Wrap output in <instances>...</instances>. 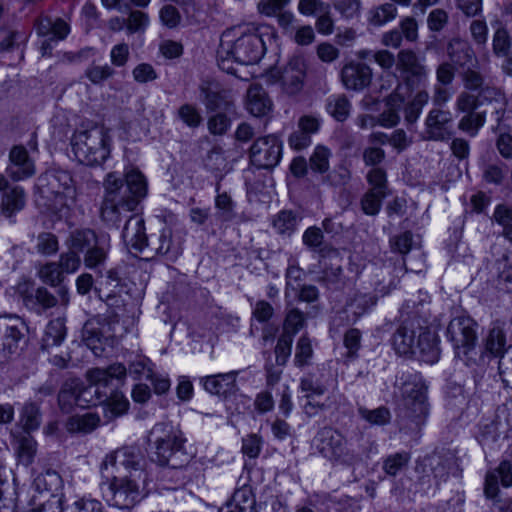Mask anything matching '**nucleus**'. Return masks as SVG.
<instances>
[{
  "instance_id": "nucleus-1",
  "label": "nucleus",
  "mask_w": 512,
  "mask_h": 512,
  "mask_svg": "<svg viewBox=\"0 0 512 512\" xmlns=\"http://www.w3.org/2000/svg\"><path fill=\"white\" fill-rule=\"evenodd\" d=\"M104 197L101 204V217L111 225H118L128 217L122 231V238L127 246L144 252L147 244L144 219L139 214H132L140 201L146 196L147 184L143 174L138 170L125 173L124 179L117 173L110 172L104 179Z\"/></svg>"
},
{
  "instance_id": "nucleus-2",
  "label": "nucleus",
  "mask_w": 512,
  "mask_h": 512,
  "mask_svg": "<svg viewBox=\"0 0 512 512\" xmlns=\"http://www.w3.org/2000/svg\"><path fill=\"white\" fill-rule=\"evenodd\" d=\"M240 29L227 30L221 37L218 50V65L227 73H234V68L229 65L235 61L243 65L257 63L264 55V42L255 31L240 32Z\"/></svg>"
},
{
  "instance_id": "nucleus-3",
  "label": "nucleus",
  "mask_w": 512,
  "mask_h": 512,
  "mask_svg": "<svg viewBox=\"0 0 512 512\" xmlns=\"http://www.w3.org/2000/svg\"><path fill=\"white\" fill-rule=\"evenodd\" d=\"M363 435H360L357 442L348 441L338 430L324 427L320 429L314 438L317 451L333 464L353 466L368 456V449L362 443Z\"/></svg>"
},
{
  "instance_id": "nucleus-4",
  "label": "nucleus",
  "mask_w": 512,
  "mask_h": 512,
  "mask_svg": "<svg viewBox=\"0 0 512 512\" xmlns=\"http://www.w3.org/2000/svg\"><path fill=\"white\" fill-rule=\"evenodd\" d=\"M110 142L109 132L103 126L93 125L74 132L71 139L72 152L80 163L98 166L110 156Z\"/></svg>"
},
{
  "instance_id": "nucleus-5",
  "label": "nucleus",
  "mask_w": 512,
  "mask_h": 512,
  "mask_svg": "<svg viewBox=\"0 0 512 512\" xmlns=\"http://www.w3.org/2000/svg\"><path fill=\"white\" fill-rule=\"evenodd\" d=\"M154 460L161 466L182 467L188 461L185 439L180 430L167 424H157L151 431Z\"/></svg>"
},
{
  "instance_id": "nucleus-6",
  "label": "nucleus",
  "mask_w": 512,
  "mask_h": 512,
  "mask_svg": "<svg viewBox=\"0 0 512 512\" xmlns=\"http://www.w3.org/2000/svg\"><path fill=\"white\" fill-rule=\"evenodd\" d=\"M126 377V367L122 363H113L106 368H92L86 372L89 385L84 386L78 380L77 397L79 407H89L101 404L105 392L101 388L110 385L113 379L123 380Z\"/></svg>"
},
{
  "instance_id": "nucleus-7",
  "label": "nucleus",
  "mask_w": 512,
  "mask_h": 512,
  "mask_svg": "<svg viewBox=\"0 0 512 512\" xmlns=\"http://www.w3.org/2000/svg\"><path fill=\"white\" fill-rule=\"evenodd\" d=\"M137 473L131 475H114L108 485L107 499L120 509L133 507L139 500Z\"/></svg>"
},
{
  "instance_id": "nucleus-8",
  "label": "nucleus",
  "mask_w": 512,
  "mask_h": 512,
  "mask_svg": "<svg viewBox=\"0 0 512 512\" xmlns=\"http://www.w3.org/2000/svg\"><path fill=\"white\" fill-rule=\"evenodd\" d=\"M476 323L467 316L453 318L447 327V336L453 344L455 354L462 358L469 354L477 341Z\"/></svg>"
},
{
  "instance_id": "nucleus-9",
  "label": "nucleus",
  "mask_w": 512,
  "mask_h": 512,
  "mask_svg": "<svg viewBox=\"0 0 512 512\" xmlns=\"http://www.w3.org/2000/svg\"><path fill=\"white\" fill-rule=\"evenodd\" d=\"M402 416L411 419L416 426L423 423L428 413L426 387L420 382H407L403 385Z\"/></svg>"
},
{
  "instance_id": "nucleus-10",
  "label": "nucleus",
  "mask_w": 512,
  "mask_h": 512,
  "mask_svg": "<svg viewBox=\"0 0 512 512\" xmlns=\"http://www.w3.org/2000/svg\"><path fill=\"white\" fill-rule=\"evenodd\" d=\"M282 143L275 135L257 138L249 150L251 163L259 169H272L280 161Z\"/></svg>"
},
{
  "instance_id": "nucleus-11",
  "label": "nucleus",
  "mask_w": 512,
  "mask_h": 512,
  "mask_svg": "<svg viewBox=\"0 0 512 512\" xmlns=\"http://www.w3.org/2000/svg\"><path fill=\"white\" fill-rule=\"evenodd\" d=\"M415 308L416 303L413 300H407L402 306V313L406 314L408 318L403 320L402 325L393 336V346L399 354L414 353L416 350L418 323L420 322L410 317V315L414 313ZM415 313H418V310H416Z\"/></svg>"
},
{
  "instance_id": "nucleus-12",
  "label": "nucleus",
  "mask_w": 512,
  "mask_h": 512,
  "mask_svg": "<svg viewBox=\"0 0 512 512\" xmlns=\"http://www.w3.org/2000/svg\"><path fill=\"white\" fill-rule=\"evenodd\" d=\"M140 459V452L137 448L125 446L106 455L101 467L108 470L111 466L115 468L117 475L137 473V478H141L143 473L140 469Z\"/></svg>"
},
{
  "instance_id": "nucleus-13",
  "label": "nucleus",
  "mask_w": 512,
  "mask_h": 512,
  "mask_svg": "<svg viewBox=\"0 0 512 512\" xmlns=\"http://www.w3.org/2000/svg\"><path fill=\"white\" fill-rule=\"evenodd\" d=\"M397 69L404 75L408 84L424 83L429 75V70L413 50L403 49L397 54Z\"/></svg>"
},
{
  "instance_id": "nucleus-14",
  "label": "nucleus",
  "mask_w": 512,
  "mask_h": 512,
  "mask_svg": "<svg viewBox=\"0 0 512 512\" xmlns=\"http://www.w3.org/2000/svg\"><path fill=\"white\" fill-rule=\"evenodd\" d=\"M452 114L442 108L431 109L424 123L422 138L428 141H446L451 137Z\"/></svg>"
},
{
  "instance_id": "nucleus-15",
  "label": "nucleus",
  "mask_w": 512,
  "mask_h": 512,
  "mask_svg": "<svg viewBox=\"0 0 512 512\" xmlns=\"http://www.w3.org/2000/svg\"><path fill=\"white\" fill-rule=\"evenodd\" d=\"M307 64L302 56H293L289 59L280 74V82L284 92L288 95L298 94L304 87Z\"/></svg>"
},
{
  "instance_id": "nucleus-16",
  "label": "nucleus",
  "mask_w": 512,
  "mask_h": 512,
  "mask_svg": "<svg viewBox=\"0 0 512 512\" xmlns=\"http://www.w3.org/2000/svg\"><path fill=\"white\" fill-rule=\"evenodd\" d=\"M6 173L15 182L25 180L36 174L35 162L24 146L15 145L11 148Z\"/></svg>"
},
{
  "instance_id": "nucleus-17",
  "label": "nucleus",
  "mask_w": 512,
  "mask_h": 512,
  "mask_svg": "<svg viewBox=\"0 0 512 512\" xmlns=\"http://www.w3.org/2000/svg\"><path fill=\"white\" fill-rule=\"evenodd\" d=\"M23 322L17 317H0V350L4 356L15 354L19 342L24 338Z\"/></svg>"
},
{
  "instance_id": "nucleus-18",
  "label": "nucleus",
  "mask_w": 512,
  "mask_h": 512,
  "mask_svg": "<svg viewBox=\"0 0 512 512\" xmlns=\"http://www.w3.org/2000/svg\"><path fill=\"white\" fill-rule=\"evenodd\" d=\"M341 81L346 89L361 91L370 85L372 70L364 63H347L341 70Z\"/></svg>"
},
{
  "instance_id": "nucleus-19",
  "label": "nucleus",
  "mask_w": 512,
  "mask_h": 512,
  "mask_svg": "<svg viewBox=\"0 0 512 512\" xmlns=\"http://www.w3.org/2000/svg\"><path fill=\"white\" fill-rule=\"evenodd\" d=\"M238 372L231 371L200 378V383L208 393L227 398L237 391Z\"/></svg>"
},
{
  "instance_id": "nucleus-20",
  "label": "nucleus",
  "mask_w": 512,
  "mask_h": 512,
  "mask_svg": "<svg viewBox=\"0 0 512 512\" xmlns=\"http://www.w3.org/2000/svg\"><path fill=\"white\" fill-rule=\"evenodd\" d=\"M26 205V193L21 186H11L1 195L0 214L14 222V216Z\"/></svg>"
},
{
  "instance_id": "nucleus-21",
  "label": "nucleus",
  "mask_w": 512,
  "mask_h": 512,
  "mask_svg": "<svg viewBox=\"0 0 512 512\" xmlns=\"http://www.w3.org/2000/svg\"><path fill=\"white\" fill-rule=\"evenodd\" d=\"M200 92L201 100L208 110L229 111L232 101L229 99L227 92L222 90L218 84L203 82L200 85Z\"/></svg>"
},
{
  "instance_id": "nucleus-22",
  "label": "nucleus",
  "mask_w": 512,
  "mask_h": 512,
  "mask_svg": "<svg viewBox=\"0 0 512 512\" xmlns=\"http://www.w3.org/2000/svg\"><path fill=\"white\" fill-rule=\"evenodd\" d=\"M416 349L419 350L420 358L425 363L434 364L439 360L440 350L437 345L436 334L420 323H418Z\"/></svg>"
},
{
  "instance_id": "nucleus-23",
  "label": "nucleus",
  "mask_w": 512,
  "mask_h": 512,
  "mask_svg": "<svg viewBox=\"0 0 512 512\" xmlns=\"http://www.w3.org/2000/svg\"><path fill=\"white\" fill-rule=\"evenodd\" d=\"M246 109L255 117L268 115L273 107V103L265 89L258 85H251L246 94Z\"/></svg>"
},
{
  "instance_id": "nucleus-24",
  "label": "nucleus",
  "mask_w": 512,
  "mask_h": 512,
  "mask_svg": "<svg viewBox=\"0 0 512 512\" xmlns=\"http://www.w3.org/2000/svg\"><path fill=\"white\" fill-rule=\"evenodd\" d=\"M40 280L49 286L58 287L57 294L63 305L69 302L68 289L62 285L64 281V273L57 262H49L42 265L37 273Z\"/></svg>"
},
{
  "instance_id": "nucleus-25",
  "label": "nucleus",
  "mask_w": 512,
  "mask_h": 512,
  "mask_svg": "<svg viewBox=\"0 0 512 512\" xmlns=\"http://www.w3.org/2000/svg\"><path fill=\"white\" fill-rule=\"evenodd\" d=\"M35 27L39 36L53 41L65 39L70 32L68 23L61 18L40 17Z\"/></svg>"
},
{
  "instance_id": "nucleus-26",
  "label": "nucleus",
  "mask_w": 512,
  "mask_h": 512,
  "mask_svg": "<svg viewBox=\"0 0 512 512\" xmlns=\"http://www.w3.org/2000/svg\"><path fill=\"white\" fill-rule=\"evenodd\" d=\"M256 504L252 488L248 485L235 490L230 501L219 512H252Z\"/></svg>"
},
{
  "instance_id": "nucleus-27",
  "label": "nucleus",
  "mask_w": 512,
  "mask_h": 512,
  "mask_svg": "<svg viewBox=\"0 0 512 512\" xmlns=\"http://www.w3.org/2000/svg\"><path fill=\"white\" fill-rule=\"evenodd\" d=\"M447 54L451 61L460 67H465L472 61L477 62L475 52L471 45L459 38L452 39L447 47Z\"/></svg>"
},
{
  "instance_id": "nucleus-28",
  "label": "nucleus",
  "mask_w": 512,
  "mask_h": 512,
  "mask_svg": "<svg viewBox=\"0 0 512 512\" xmlns=\"http://www.w3.org/2000/svg\"><path fill=\"white\" fill-rule=\"evenodd\" d=\"M101 404L108 420H113L127 413L130 405L129 400L120 391H113L109 396L105 393Z\"/></svg>"
},
{
  "instance_id": "nucleus-29",
  "label": "nucleus",
  "mask_w": 512,
  "mask_h": 512,
  "mask_svg": "<svg viewBox=\"0 0 512 512\" xmlns=\"http://www.w3.org/2000/svg\"><path fill=\"white\" fill-rule=\"evenodd\" d=\"M172 247V231L168 227H164L157 236H151L147 239L144 253L147 256L167 255Z\"/></svg>"
},
{
  "instance_id": "nucleus-30",
  "label": "nucleus",
  "mask_w": 512,
  "mask_h": 512,
  "mask_svg": "<svg viewBox=\"0 0 512 512\" xmlns=\"http://www.w3.org/2000/svg\"><path fill=\"white\" fill-rule=\"evenodd\" d=\"M51 195V209L57 213L60 218H67L76 203V188H68V190L63 191V193Z\"/></svg>"
},
{
  "instance_id": "nucleus-31",
  "label": "nucleus",
  "mask_w": 512,
  "mask_h": 512,
  "mask_svg": "<svg viewBox=\"0 0 512 512\" xmlns=\"http://www.w3.org/2000/svg\"><path fill=\"white\" fill-rule=\"evenodd\" d=\"M98 242L94 231L90 229L75 230L70 234L68 240L69 249L78 253L92 248Z\"/></svg>"
},
{
  "instance_id": "nucleus-32",
  "label": "nucleus",
  "mask_w": 512,
  "mask_h": 512,
  "mask_svg": "<svg viewBox=\"0 0 512 512\" xmlns=\"http://www.w3.org/2000/svg\"><path fill=\"white\" fill-rule=\"evenodd\" d=\"M326 109L337 121H345L351 110V103L344 94L331 95L327 98Z\"/></svg>"
},
{
  "instance_id": "nucleus-33",
  "label": "nucleus",
  "mask_w": 512,
  "mask_h": 512,
  "mask_svg": "<svg viewBox=\"0 0 512 512\" xmlns=\"http://www.w3.org/2000/svg\"><path fill=\"white\" fill-rule=\"evenodd\" d=\"M16 444L15 451L18 461L25 466L30 465L37 452V443L34 438L27 433L17 437Z\"/></svg>"
},
{
  "instance_id": "nucleus-34",
  "label": "nucleus",
  "mask_w": 512,
  "mask_h": 512,
  "mask_svg": "<svg viewBox=\"0 0 512 512\" xmlns=\"http://www.w3.org/2000/svg\"><path fill=\"white\" fill-rule=\"evenodd\" d=\"M77 386V379L68 380L63 384L58 394V404L62 412L70 413L74 406H78Z\"/></svg>"
},
{
  "instance_id": "nucleus-35",
  "label": "nucleus",
  "mask_w": 512,
  "mask_h": 512,
  "mask_svg": "<svg viewBox=\"0 0 512 512\" xmlns=\"http://www.w3.org/2000/svg\"><path fill=\"white\" fill-rule=\"evenodd\" d=\"M100 418L93 413L76 415L69 418L66 427L69 432L89 433L99 424Z\"/></svg>"
},
{
  "instance_id": "nucleus-36",
  "label": "nucleus",
  "mask_w": 512,
  "mask_h": 512,
  "mask_svg": "<svg viewBox=\"0 0 512 512\" xmlns=\"http://www.w3.org/2000/svg\"><path fill=\"white\" fill-rule=\"evenodd\" d=\"M429 98V93L426 90H420L414 95L413 99L404 109V118L408 124H414L418 120L422 109L428 103Z\"/></svg>"
},
{
  "instance_id": "nucleus-37",
  "label": "nucleus",
  "mask_w": 512,
  "mask_h": 512,
  "mask_svg": "<svg viewBox=\"0 0 512 512\" xmlns=\"http://www.w3.org/2000/svg\"><path fill=\"white\" fill-rule=\"evenodd\" d=\"M65 325L61 319L50 321L46 327L44 337L42 339V348L47 349L52 346H58L64 340Z\"/></svg>"
},
{
  "instance_id": "nucleus-38",
  "label": "nucleus",
  "mask_w": 512,
  "mask_h": 512,
  "mask_svg": "<svg viewBox=\"0 0 512 512\" xmlns=\"http://www.w3.org/2000/svg\"><path fill=\"white\" fill-rule=\"evenodd\" d=\"M33 484L39 492L54 493L61 488L62 478L55 470L47 469L34 479Z\"/></svg>"
},
{
  "instance_id": "nucleus-39",
  "label": "nucleus",
  "mask_w": 512,
  "mask_h": 512,
  "mask_svg": "<svg viewBox=\"0 0 512 512\" xmlns=\"http://www.w3.org/2000/svg\"><path fill=\"white\" fill-rule=\"evenodd\" d=\"M485 121V112L470 111L459 120L458 129L474 137L478 134L480 128L484 126Z\"/></svg>"
},
{
  "instance_id": "nucleus-40",
  "label": "nucleus",
  "mask_w": 512,
  "mask_h": 512,
  "mask_svg": "<svg viewBox=\"0 0 512 512\" xmlns=\"http://www.w3.org/2000/svg\"><path fill=\"white\" fill-rule=\"evenodd\" d=\"M324 374L317 376L315 373H309L300 380V389L305 396H321L327 391V385L324 381Z\"/></svg>"
},
{
  "instance_id": "nucleus-41",
  "label": "nucleus",
  "mask_w": 512,
  "mask_h": 512,
  "mask_svg": "<svg viewBox=\"0 0 512 512\" xmlns=\"http://www.w3.org/2000/svg\"><path fill=\"white\" fill-rule=\"evenodd\" d=\"M506 346V336L504 330L499 325L493 326L486 339V349L493 355L504 359Z\"/></svg>"
},
{
  "instance_id": "nucleus-42",
  "label": "nucleus",
  "mask_w": 512,
  "mask_h": 512,
  "mask_svg": "<svg viewBox=\"0 0 512 512\" xmlns=\"http://www.w3.org/2000/svg\"><path fill=\"white\" fill-rule=\"evenodd\" d=\"M410 459L411 455L406 451L388 455L383 461L382 469L388 476L395 477L401 470L407 467Z\"/></svg>"
},
{
  "instance_id": "nucleus-43",
  "label": "nucleus",
  "mask_w": 512,
  "mask_h": 512,
  "mask_svg": "<svg viewBox=\"0 0 512 512\" xmlns=\"http://www.w3.org/2000/svg\"><path fill=\"white\" fill-rule=\"evenodd\" d=\"M359 416L370 425L383 426L390 422L391 413L388 408L381 406L375 409L358 408Z\"/></svg>"
},
{
  "instance_id": "nucleus-44",
  "label": "nucleus",
  "mask_w": 512,
  "mask_h": 512,
  "mask_svg": "<svg viewBox=\"0 0 512 512\" xmlns=\"http://www.w3.org/2000/svg\"><path fill=\"white\" fill-rule=\"evenodd\" d=\"M20 417L23 429L27 433L34 431L41 424L40 407L33 402H28L23 406Z\"/></svg>"
},
{
  "instance_id": "nucleus-45",
  "label": "nucleus",
  "mask_w": 512,
  "mask_h": 512,
  "mask_svg": "<svg viewBox=\"0 0 512 512\" xmlns=\"http://www.w3.org/2000/svg\"><path fill=\"white\" fill-rule=\"evenodd\" d=\"M272 225L277 233L290 236L296 229L297 217L292 211H280L272 220Z\"/></svg>"
},
{
  "instance_id": "nucleus-46",
  "label": "nucleus",
  "mask_w": 512,
  "mask_h": 512,
  "mask_svg": "<svg viewBox=\"0 0 512 512\" xmlns=\"http://www.w3.org/2000/svg\"><path fill=\"white\" fill-rule=\"evenodd\" d=\"M24 303L26 306H29L30 304H38L46 310L55 307L58 300L45 287H39L36 289L34 295H27L24 297Z\"/></svg>"
},
{
  "instance_id": "nucleus-47",
  "label": "nucleus",
  "mask_w": 512,
  "mask_h": 512,
  "mask_svg": "<svg viewBox=\"0 0 512 512\" xmlns=\"http://www.w3.org/2000/svg\"><path fill=\"white\" fill-rule=\"evenodd\" d=\"M312 356L313 348L311 341L306 335H302L296 344L294 363L297 367L302 368L310 364Z\"/></svg>"
},
{
  "instance_id": "nucleus-48",
  "label": "nucleus",
  "mask_w": 512,
  "mask_h": 512,
  "mask_svg": "<svg viewBox=\"0 0 512 512\" xmlns=\"http://www.w3.org/2000/svg\"><path fill=\"white\" fill-rule=\"evenodd\" d=\"M384 197V191H380L379 189H370L361 200L363 212L367 215H376L381 208Z\"/></svg>"
},
{
  "instance_id": "nucleus-49",
  "label": "nucleus",
  "mask_w": 512,
  "mask_h": 512,
  "mask_svg": "<svg viewBox=\"0 0 512 512\" xmlns=\"http://www.w3.org/2000/svg\"><path fill=\"white\" fill-rule=\"evenodd\" d=\"M68 188H75L71 175L66 171H58L51 175L47 193L59 194L67 191Z\"/></svg>"
},
{
  "instance_id": "nucleus-50",
  "label": "nucleus",
  "mask_w": 512,
  "mask_h": 512,
  "mask_svg": "<svg viewBox=\"0 0 512 512\" xmlns=\"http://www.w3.org/2000/svg\"><path fill=\"white\" fill-rule=\"evenodd\" d=\"M330 157L331 152L328 148L322 145L317 146L309 159L311 169L321 174L327 172Z\"/></svg>"
},
{
  "instance_id": "nucleus-51",
  "label": "nucleus",
  "mask_w": 512,
  "mask_h": 512,
  "mask_svg": "<svg viewBox=\"0 0 512 512\" xmlns=\"http://www.w3.org/2000/svg\"><path fill=\"white\" fill-rule=\"evenodd\" d=\"M494 220L503 228V235L512 242V207L498 205L493 214Z\"/></svg>"
},
{
  "instance_id": "nucleus-52",
  "label": "nucleus",
  "mask_w": 512,
  "mask_h": 512,
  "mask_svg": "<svg viewBox=\"0 0 512 512\" xmlns=\"http://www.w3.org/2000/svg\"><path fill=\"white\" fill-rule=\"evenodd\" d=\"M114 74L115 70L108 64L97 65L92 63L85 70V76L94 85L102 84L105 80L111 78Z\"/></svg>"
},
{
  "instance_id": "nucleus-53",
  "label": "nucleus",
  "mask_w": 512,
  "mask_h": 512,
  "mask_svg": "<svg viewBox=\"0 0 512 512\" xmlns=\"http://www.w3.org/2000/svg\"><path fill=\"white\" fill-rule=\"evenodd\" d=\"M493 52L496 56L507 55L511 48V37L506 28L499 26L492 40Z\"/></svg>"
},
{
  "instance_id": "nucleus-54",
  "label": "nucleus",
  "mask_w": 512,
  "mask_h": 512,
  "mask_svg": "<svg viewBox=\"0 0 512 512\" xmlns=\"http://www.w3.org/2000/svg\"><path fill=\"white\" fill-rule=\"evenodd\" d=\"M36 250L42 255H53L58 249V239L50 232H42L37 236Z\"/></svg>"
},
{
  "instance_id": "nucleus-55",
  "label": "nucleus",
  "mask_w": 512,
  "mask_h": 512,
  "mask_svg": "<svg viewBox=\"0 0 512 512\" xmlns=\"http://www.w3.org/2000/svg\"><path fill=\"white\" fill-rule=\"evenodd\" d=\"M304 324V314L298 309H292L286 315L282 334H291L293 338L304 327Z\"/></svg>"
},
{
  "instance_id": "nucleus-56",
  "label": "nucleus",
  "mask_w": 512,
  "mask_h": 512,
  "mask_svg": "<svg viewBox=\"0 0 512 512\" xmlns=\"http://www.w3.org/2000/svg\"><path fill=\"white\" fill-rule=\"evenodd\" d=\"M126 13H129V17L126 19V28L129 33L141 32L146 28L149 21L146 13L138 10L132 11L130 8Z\"/></svg>"
},
{
  "instance_id": "nucleus-57",
  "label": "nucleus",
  "mask_w": 512,
  "mask_h": 512,
  "mask_svg": "<svg viewBox=\"0 0 512 512\" xmlns=\"http://www.w3.org/2000/svg\"><path fill=\"white\" fill-rule=\"evenodd\" d=\"M396 14L397 8L391 3H386L384 5L379 6L372 12L370 22L373 25L380 26L394 19L396 17Z\"/></svg>"
},
{
  "instance_id": "nucleus-58",
  "label": "nucleus",
  "mask_w": 512,
  "mask_h": 512,
  "mask_svg": "<svg viewBox=\"0 0 512 512\" xmlns=\"http://www.w3.org/2000/svg\"><path fill=\"white\" fill-rule=\"evenodd\" d=\"M293 338L291 334H282L275 347L276 362L278 365H285L291 354Z\"/></svg>"
},
{
  "instance_id": "nucleus-59",
  "label": "nucleus",
  "mask_w": 512,
  "mask_h": 512,
  "mask_svg": "<svg viewBox=\"0 0 512 512\" xmlns=\"http://www.w3.org/2000/svg\"><path fill=\"white\" fill-rule=\"evenodd\" d=\"M376 304L374 297L369 295H357L348 305L354 315V320L363 315L369 308Z\"/></svg>"
},
{
  "instance_id": "nucleus-60",
  "label": "nucleus",
  "mask_w": 512,
  "mask_h": 512,
  "mask_svg": "<svg viewBox=\"0 0 512 512\" xmlns=\"http://www.w3.org/2000/svg\"><path fill=\"white\" fill-rule=\"evenodd\" d=\"M57 263L59 264L61 270H63L64 275L72 274L79 269L81 265V259L78 253L70 249L68 252L62 253L60 255L59 261Z\"/></svg>"
},
{
  "instance_id": "nucleus-61",
  "label": "nucleus",
  "mask_w": 512,
  "mask_h": 512,
  "mask_svg": "<svg viewBox=\"0 0 512 512\" xmlns=\"http://www.w3.org/2000/svg\"><path fill=\"white\" fill-rule=\"evenodd\" d=\"M461 78L463 85L467 90H479L484 84L483 75L479 71L470 67L464 69V71L461 73Z\"/></svg>"
},
{
  "instance_id": "nucleus-62",
  "label": "nucleus",
  "mask_w": 512,
  "mask_h": 512,
  "mask_svg": "<svg viewBox=\"0 0 512 512\" xmlns=\"http://www.w3.org/2000/svg\"><path fill=\"white\" fill-rule=\"evenodd\" d=\"M215 206L218 210H220V219L223 221L232 219L234 203L226 192L218 193L215 199Z\"/></svg>"
},
{
  "instance_id": "nucleus-63",
  "label": "nucleus",
  "mask_w": 512,
  "mask_h": 512,
  "mask_svg": "<svg viewBox=\"0 0 512 512\" xmlns=\"http://www.w3.org/2000/svg\"><path fill=\"white\" fill-rule=\"evenodd\" d=\"M478 105V97L467 91L461 92L455 101L456 110L461 113H469L470 111H475Z\"/></svg>"
},
{
  "instance_id": "nucleus-64",
  "label": "nucleus",
  "mask_w": 512,
  "mask_h": 512,
  "mask_svg": "<svg viewBox=\"0 0 512 512\" xmlns=\"http://www.w3.org/2000/svg\"><path fill=\"white\" fill-rule=\"evenodd\" d=\"M179 118L190 127H197L202 122V116L197 108L190 104L182 105L178 110Z\"/></svg>"
}]
</instances>
